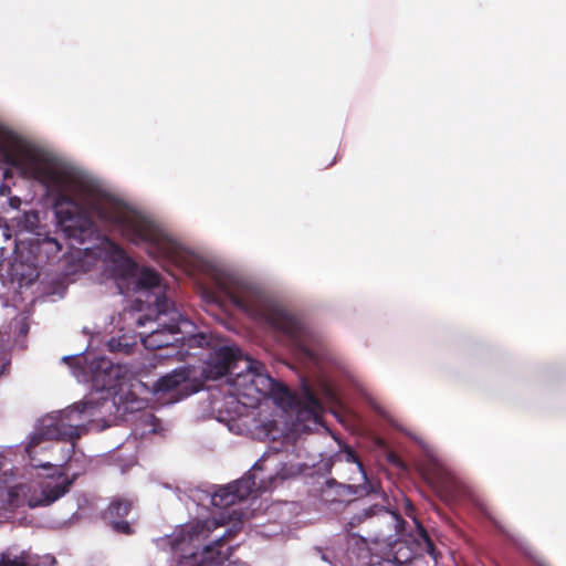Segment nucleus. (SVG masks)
Returning <instances> with one entry per match:
<instances>
[{"instance_id": "1", "label": "nucleus", "mask_w": 566, "mask_h": 566, "mask_svg": "<svg viewBox=\"0 0 566 566\" xmlns=\"http://www.w3.org/2000/svg\"><path fill=\"white\" fill-rule=\"evenodd\" d=\"M263 328L280 343L291 346L304 365L316 378L317 388L305 377L300 380V389L291 391L284 384L272 378L259 360L244 356L237 346H220L212 350L205 361L202 375L217 380L226 377L233 392L226 395L222 402L214 401L217 419L227 424L229 431L243 432L240 417L245 406L239 397L256 399L269 397L286 413V448L300 434H310L322 424L325 407L323 400L339 402L342 388L332 368L334 357L321 345L310 331L306 321H260Z\"/></svg>"}, {"instance_id": "2", "label": "nucleus", "mask_w": 566, "mask_h": 566, "mask_svg": "<svg viewBox=\"0 0 566 566\" xmlns=\"http://www.w3.org/2000/svg\"><path fill=\"white\" fill-rule=\"evenodd\" d=\"M0 164L17 169L23 178L38 181L55 196V216L67 238L84 243L96 232L81 201L90 214L117 230L125 240L145 245L151 259L182 270V247L159 224L102 192L73 169L59 164L50 153L1 124Z\"/></svg>"}, {"instance_id": "3", "label": "nucleus", "mask_w": 566, "mask_h": 566, "mask_svg": "<svg viewBox=\"0 0 566 566\" xmlns=\"http://www.w3.org/2000/svg\"><path fill=\"white\" fill-rule=\"evenodd\" d=\"M88 347L90 343L83 352L65 355L61 360L69 365L78 382L91 384V389L101 394V397L91 394L64 409L40 418L22 446L25 465L52 469L51 459L48 457L52 440L71 443V448L66 450L69 460L75 442L94 426L106 409L113 407L111 397L116 392L123 368L105 356H94L91 359L82 357Z\"/></svg>"}, {"instance_id": "4", "label": "nucleus", "mask_w": 566, "mask_h": 566, "mask_svg": "<svg viewBox=\"0 0 566 566\" xmlns=\"http://www.w3.org/2000/svg\"><path fill=\"white\" fill-rule=\"evenodd\" d=\"M304 434H300L295 441L292 440L289 448L285 441H282L283 450L274 449L270 452H264L263 455L253 464L251 471L227 485H212V502L211 506L224 510L223 515L229 518L235 516V522L230 528H233V534L238 530V524L241 523L242 514H239L235 509H231L237 503L245 500L253 491L262 490L268 491L273 488L277 482H282L300 471V465L293 463L292 460H284L289 453L294 454L295 458H302L305 453L302 440ZM222 528H226L223 523L217 521Z\"/></svg>"}, {"instance_id": "5", "label": "nucleus", "mask_w": 566, "mask_h": 566, "mask_svg": "<svg viewBox=\"0 0 566 566\" xmlns=\"http://www.w3.org/2000/svg\"><path fill=\"white\" fill-rule=\"evenodd\" d=\"M232 536L233 528H222L216 518H206L181 524L155 542L163 549L169 548L180 566H249L231 555V546L224 548Z\"/></svg>"}, {"instance_id": "6", "label": "nucleus", "mask_w": 566, "mask_h": 566, "mask_svg": "<svg viewBox=\"0 0 566 566\" xmlns=\"http://www.w3.org/2000/svg\"><path fill=\"white\" fill-rule=\"evenodd\" d=\"M198 291L207 304L222 310L231 304L251 318H291L264 291L216 268L208 270V282L199 283Z\"/></svg>"}, {"instance_id": "7", "label": "nucleus", "mask_w": 566, "mask_h": 566, "mask_svg": "<svg viewBox=\"0 0 566 566\" xmlns=\"http://www.w3.org/2000/svg\"><path fill=\"white\" fill-rule=\"evenodd\" d=\"M76 475L77 474L75 473L72 476L63 473H59L57 476L49 475V479L43 481L40 485L41 493L39 496L28 497L25 494V489L30 491V486L22 484L15 485L10 491V495H18L20 492L23 493L25 503L31 509L51 505L70 491V488L74 483Z\"/></svg>"}, {"instance_id": "8", "label": "nucleus", "mask_w": 566, "mask_h": 566, "mask_svg": "<svg viewBox=\"0 0 566 566\" xmlns=\"http://www.w3.org/2000/svg\"><path fill=\"white\" fill-rule=\"evenodd\" d=\"M160 284V275L157 271L150 268H143L138 274L137 285L142 289L149 290L157 287ZM132 308L137 312L149 310L157 316L168 315L174 308V303L165 294H154L146 291V301L135 300Z\"/></svg>"}, {"instance_id": "9", "label": "nucleus", "mask_w": 566, "mask_h": 566, "mask_svg": "<svg viewBox=\"0 0 566 566\" xmlns=\"http://www.w3.org/2000/svg\"><path fill=\"white\" fill-rule=\"evenodd\" d=\"M421 447L422 454L418 460V469L423 476L432 484L443 488L450 492L457 491V481L434 453V451L422 440L412 437Z\"/></svg>"}, {"instance_id": "10", "label": "nucleus", "mask_w": 566, "mask_h": 566, "mask_svg": "<svg viewBox=\"0 0 566 566\" xmlns=\"http://www.w3.org/2000/svg\"><path fill=\"white\" fill-rule=\"evenodd\" d=\"M338 460L347 462V463H355L357 465L358 471L361 474V478L364 480V483L354 485V484H338L335 480H328L327 484L331 486L332 484H337L339 488L338 494L340 495H355V496H367V495H375L379 497H384V493L379 490L378 485L371 481L368 480L366 471L364 469L363 463L359 461L358 455L354 451L353 448H350L347 444H344L338 453L336 454Z\"/></svg>"}, {"instance_id": "11", "label": "nucleus", "mask_w": 566, "mask_h": 566, "mask_svg": "<svg viewBox=\"0 0 566 566\" xmlns=\"http://www.w3.org/2000/svg\"><path fill=\"white\" fill-rule=\"evenodd\" d=\"M55 564L54 556L44 555L40 562V557L30 551L8 549L0 555V566H53Z\"/></svg>"}, {"instance_id": "12", "label": "nucleus", "mask_w": 566, "mask_h": 566, "mask_svg": "<svg viewBox=\"0 0 566 566\" xmlns=\"http://www.w3.org/2000/svg\"><path fill=\"white\" fill-rule=\"evenodd\" d=\"M175 492L178 500L181 501L188 510H190V504L205 510L211 506L212 485L188 488L186 491L175 488Z\"/></svg>"}, {"instance_id": "13", "label": "nucleus", "mask_w": 566, "mask_h": 566, "mask_svg": "<svg viewBox=\"0 0 566 566\" xmlns=\"http://www.w3.org/2000/svg\"><path fill=\"white\" fill-rule=\"evenodd\" d=\"M380 515H389L396 522V527L398 530L403 528L405 521L400 517V515L390 511L387 506L381 504H373L368 507L363 509L360 512L354 514L349 518V525L354 527L368 518Z\"/></svg>"}, {"instance_id": "14", "label": "nucleus", "mask_w": 566, "mask_h": 566, "mask_svg": "<svg viewBox=\"0 0 566 566\" xmlns=\"http://www.w3.org/2000/svg\"><path fill=\"white\" fill-rule=\"evenodd\" d=\"M188 378L189 371L187 368H176L159 377L153 385V391L155 394L170 391L187 382Z\"/></svg>"}, {"instance_id": "15", "label": "nucleus", "mask_w": 566, "mask_h": 566, "mask_svg": "<svg viewBox=\"0 0 566 566\" xmlns=\"http://www.w3.org/2000/svg\"><path fill=\"white\" fill-rule=\"evenodd\" d=\"M420 544L417 541L397 543L394 548L392 562L398 565L411 563L420 555Z\"/></svg>"}, {"instance_id": "16", "label": "nucleus", "mask_w": 566, "mask_h": 566, "mask_svg": "<svg viewBox=\"0 0 566 566\" xmlns=\"http://www.w3.org/2000/svg\"><path fill=\"white\" fill-rule=\"evenodd\" d=\"M137 336L135 334H123L117 337H111L106 344L107 348L114 353H129L136 345Z\"/></svg>"}, {"instance_id": "17", "label": "nucleus", "mask_w": 566, "mask_h": 566, "mask_svg": "<svg viewBox=\"0 0 566 566\" xmlns=\"http://www.w3.org/2000/svg\"><path fill=\"white\" fill-rule=\"evenodd\" d=\"M419 535L421 538V542H418L420 544L419 552H426L429 556H431L433 559H437V552L433 542L431 541L430 536L428 535L426 528L421 524H417Z\"/></svg>"}, {"instance_id": "18", "label": "nucleus", "mask_w": 566, "mask_h": 566, "mask_svg": "<svg viewBox=\"0 0 566 566\" xmlns=\"http://www.w3.org/2000/svg\"><path fill=\"white\" fill-rule=\"evenodd\" d=\"M130 511V503L125 500H114L108 506V515L111 517H124Z\"/></svg>"}, {"instance_id": "19", "label": "nucleus", "mask_w": 566, "mask_h": 566, "mask_svg": "<svg viewBox=\"0 0 566 566\" xmlns=\"http://www.w3.org/2000/svg\"><path fill=\"white\" fill-rule=\"evenodd\" d=\"M41 248L46 252L51 254H56L62 250V244L54 238L45 237L41 241Z\"/></svg>"}, {"instance_id": "20", "label": "nucleus", "mask_w": 566, "mask_h": 566, "mask_svg": "<svg viewBox=\"0 0 566 566\" xmlns=\"http://www.w3.org/2000/svg\"><path fill=\"white\" fill-rule=\"evenodd\" d=\"M186 342L189 347H202L208 344L207 336L203 333L191 334Z\"/></svg>"}, {"instance_id": "21", "label": "nucleus", "mask_w": 566, "mask_h": 566, "mask_svg": "<svg viewBox=\"0 0 566 566\" xmlns=\"http://www.w3.org/2000/svg\"><path fill=\"white\" fill-rule=\"evenodd\" d=\"M159 336H160V333L155 332V333H153V334L148 337V339H144L140 335H139V339H140L142 342H144L146 345H149V346H153V347H158V348H159V347L167 346V345H169V344H170V340H168V339H165V340H164V339H156V338H157V337H159Z\"/></svg>"}, {"instance_id": "22", "label": "nucleus", "mask_w": 566, "mask_h": 566, "mask_svg": "<svg viewBox=\"0 0 566 566\" xmlns=\"http://www.w3.org/2000/svg\"><path fill=\"white\" fill-rule=\"evenodd\" d=\"M112 527L114 531L123 534H130L132 528L127 521H113Z\"/></svg>"}, {"instance_id": "23", "label": "nucleus", "mask_w": 566, "mask_h": 566, "mask_svg": "<svg viewBox=\"0 0 566 566\" xmlns=\"http://www.w3.org/2000/svg\"><path fill=\"white\" fill-rule=\"evenodd\" d=\"M19 329V333L21 335H25L29 332V324L27 321H20L19 325L17 326Z\"/></svg>"}, {"instance_id": "24", "label": "nucleus", "mask_w": 566, "mask_h": 566, "mask_svg": "<svg viewBox=\"0 0 566 566\" xmlns=\"http://www.w3.org/2000/svg\"><path fill=\"white\" fill-rule=\"evenodd\" d=\"M9 365V360H0V376L3 375Z\"/></svg>"}, {"instance_id": "25", "label": "nucleus", "mask_w": 566, "mask_h": 566, "mask_svg": "<svg viewBox=\"0 0 566 566\" xmlns=\"http://www.w3.org/2000/svg\"><path fill=\"white\" fill-rule=\"evenodd\" d=\"M10 206L12 208H18L20 206V198L18 197H11L10 198Z\"/></svg>"}, {"instance_id": "26", "label": "nucleus", "mask_w": 566, "mask_h": 566, "mask_svg": "<svg viewBox=\"0 0 566 566\" xmlns=\"http://www.w3.org/2000/svg\"><path fill=\"white\" fill-rule=\"evenodd\" d=\"M317 552L319 553L322 560H324V562H326V563L331 564V566H335V565H333V564H332V562L329 560V558H328V556H327V554H326V553H324V552H322V551H319V549H318Z\"/></svg>"}, {"instance_id": "27", "label": "nucleus", "mask_w": 566, "mask_h": 566, "mask_svg": "<svg viewBox=\"0 0 566 566\" xmlns=\"http://www.w3.org/2000/svg\"><path fill=\"white\" fill-rule=\"evenodd\" d=\"M220 322L223 324L224 327L230 328L234 321L226 319V321H220Z\"/></svg>"}, {"instance_id": "28", "label": "nucleus", "mask_w": 566, "mask_h": 566, "mask_svg": "<svg viewBox=\"0 0 566 566\" xmlns=\"http://www.w3.org/2000/svg\"><path fill=\"white\" fill-rule=\"evenodd\" d=\"M176 323H179V324H185V325H192L193 321H188V319H185V321H175Z\"/></svg>"}, {"instance_id": "29", "label": "nucleus", "mask_w": 566, "mask_h": 566, "mask_svg": "<svg viewBox=\"0 0 566 566\" xmlns=\"http://www.w3.org/2000/svg\"><path fill=\"white\" fill-rule=\"evenodd\" d=\"M137 322V326H145L146 322L147 321H142V319H138L136 321Z\"/></svg>"}, {"instance_id": "30", "label": "nucleus", "mask_w": 566, "mask_h": 566, "mask_svg": "<svg viewBox=\"0 0 566 566\" xmlns=\"http://www.w3.org/2000/svg\"><path fill=\"white\" fill-rule=\"evenodd\" d=\"M138 318L147 319V318H151V317H150V314H145V315L139 316Z\"/></svg>"}, {"instance_id": "31", "label": "nucleus", "mask_w": 566, "mask_h": 566, "mask_svg": "<svg viewBox=\"0 0 566 566\" xmlns=\"http://www.w3.org/2000/svg\"><path fill=\"white\" fill-rule=\"evenodd\" d=\"M83 333H84V334H88V333H90V332H88V329H87V327H83Z\"/></svg>"}, {"instance_id": "32", "label": "nucleus", "mask_w": 566, "mask_h": 566, "mask_svg": "<svg viewBox=\"0 0 566 566\" xmlns=\"http://www.w3.org/2000/svg\"><path fill=\"white\" fill-rule=\"evenodd\" d=\"M164 486L167 489H171V486L169 484H164Z\"/></svg>"}, {"instance_id": "33", "label": "nucleus", "mask_w": 566, "mask_h": 566, "mask_svg": "<svg viewBox=\"0 0 566 566\" xmlns=\"http://www.w3.org/2000/svg\"><path fill=\"white\" fill-rule=\"evenodd\" d=\"M4 177H6V178H8V177H9V172H8V171H6V172H4Z\"/></svg>"}, {"instance_id": "34", "label": "nucleus", "mask_w": 566, "mask_h": 566, "mask_svg": "<svg viewBox=\"0 0 566 566\" xmlns=\"http://www.w3.org/2000/svg\"><path fill=\"white\" fill-rule=\"evenodd\" d=\"M539 566H546L545 564H539Z\"/></svg>"}]
</instances>
